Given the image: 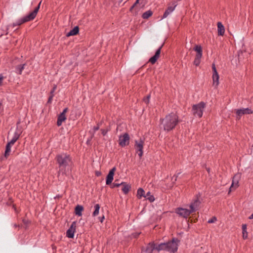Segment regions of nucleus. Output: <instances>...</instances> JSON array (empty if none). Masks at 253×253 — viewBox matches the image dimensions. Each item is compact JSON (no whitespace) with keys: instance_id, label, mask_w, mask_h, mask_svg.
<instances>
[{"instance_id":"nucleus-1","label":"nucleus","mask_w":253,"mask_h":253,"mask_svg":"<svg viewBox=\"0 0 253 253\" xmlns=\"http://www.w3.org/2000/svg\"><path fill=\"white\" fill-rule=\"evenodd\" d=\"M179 243L180 240L174 237H173L171 240L165 243H161L158 246L154 242H151L147 244L146 247H142L141 251V253H153L154 250H156L158 252L165 251L170 253H175L178 250Z\"/></svg>"},{"instance_id":"nucleus-2","label":"nucleus","mask_w":253,"mask_h":253,"mask_svg":"<svg viewBox=\"0 0 253 253\" xmlns=\"http://www.w3.org/2000/svg\"><path fill=\"white\" fill-rule=\"evenodd\" d=\"M160 121L164 129L169 132L174 129L180 121L178 119V116L172 112L166 115L165 118L161 119Z\"/></svg>"},{"instance_id":"nucleus-3","label":"nucleus","mask_w":253,"mask_h":253,"mask_svg":"<svg viewBox=\"0 0 253 253\" xmlns=\"http://www.w3.org/2000/svg\"><path fill=\"white\" fill-rule=\"evenodd\" d=\"M55 160L59 169L58 173L61 172L62 174H66V167L72 163L70 155L67 153L58 154L56 156Z\"/></svg>"},{"instance_id":"nucleus-4","label":"nucleus","mask_w":253,"mask_h":253,"mask_svg":"<svg viewBox=\"0 0 253 253\" xmlns=\"http://www.w3.org/2000/svg\"><path fill=\"white\" fill-rule=\"evenodd\" d=\"M42 1H41L38 5L35 8L33 11L30 12L28 15L24 17L19 19L16 22L13 23V27L20 26L21 25L27 22L32 21L35 19L40 8Z\"/></svg>"},{"instance_id":"nucleus-5","label":"nucleus","mask_w":253,"mask_h":253,"mask_svg":"<svg viewBox=\"0 0 253 253\" xmlns=\"http://www.w3.org/2000/svg\"><path fill=\"white\" fill-rule=\"evenodd\" d=\"M206 107V103L203 101L200 102L197 104L193 105L192 106V111L193 115L197 116L199 118H201L203 116V111Z\"/></svg>"},{"instance_id":"nucleus-6","label":"nucleus","mask_w":253,"mask_h":253,"mask_svg":"<svg viewBox=\"0 0 253 253\" xmlns=\"http://www.w3.org/2000/svg\"><path fill=\"white\" fill-rule=\"evenodd\" d=\"M144 143V140L141 139V138L138 141H135L134 148L135 149L136 152L138 153V155L140 159H141V157L143 154V149Z\"/></svg>"},{"instance_id":"nucleus-7","label":"nucleus","mask_w":253,"mask_h":253,"mask_svg":"<svg viewBox=\"0 0 253 253\" xmlns=\"http://www.w3.org/2000/svg\"><path fill=\"white\" fill-rule=\"evenodd\" d=\"M130 137L127 133L121 135L119 137V144L122 147L128 145L129 143Z\"/></svg>"},{"instance_id":"nucleus-8","label":"nucleus","mask_w":253,"mask_h":253,"mask_svg":"<svg viewBox=\"0 0 253 253\" xmlns=\"http://www.w3.org/2000/svg\"><path fill=\"white\" fill-rule=\"evenodd\" d=\"M175 212L180 216L185 218H187L190 214V211H189V210L180 207L177 208L175 210Z\"/></svg>"},{"instance_id":"nucleus-9","label":"nucleus","mask_w":253,"mask_h":253,"mask_svg":"<svg viewBox=\"0 0 253 253\" xmlns=\"http://www.w3.org/2000/svg\"><path fill=\"white\" fill-rule=\"evenodd\" d=\"M116 170V167H113L112 169H111L108 174L106 177V184L107 185H110L111 184L113 179L114 176L115 174V171Z\"/></svg>"},{"instance_id":"nucleus-10","label":"nucleus","mask_w":253,"mask_h":253,"mask_svg":"<svg viewBox=\"0 0 253 253\" xmlns=\"http://www.w3.org/2000/svg\"><path fill=\"white\" fill-rule=\"evenodd\" d=\"M212 81L213 84L216 83V85H218L219 84V75L216 69L215 65L214 63L212 64Z\"/></svg>"},{"instance_id":"nucleus-11","label":"nucleus","mask_w":253,"mask_h":253,"mask_svg":"<svg viewBox=\"0 0 253 253\" xmlns=\"http://www.w3.org/2000/svg\"><path fill=\"white\" fill-rule=\"evenodd\" d=\"M76 221H74L72 223L69 228L67 230L66 237L69 238H73L74 237V234L76 231Z\"/></svg>"},{"instance_id":"nucleus-12","label":"nucleus","mask_w":253,"mask_h":253,"mask_svg":"<svg viewBox=\"0 0 253 253\" xmlns=\"http://www.w3.org/2000/svg\"><path fill=\"white\" fill-rule=\"evenodd\" d=\"M164 43L159 47V48L156 51L155 54L152 56L149 59V62L152 64H154L160 57L161 49L164 45Z\"/></svg>"},{"instance_id":"nucleus-13","label":"nucleus","mask_w":253,"mask_h":253,"mask_svg":"<svg viewBox=\"0 0 253 253\" xmlns=\"http://www.w3.org/2000/svg\"><path fill=\"white\" fill-rule=\"evenodd\" d=\"M253 113V110L249 108H242L240 109H237L236 110V114L237 116L239 117V119L240 117L245 114H252Z\"/></svg>"},{"instance_id":"nucleus-14","label":"nucleus","mask_w":253,"mask_h":253,"mask_svg":"<svg viewBox=\"0 0 253 253\" xmlns=\"http://www.w3.org/2000/svg\"><path fill=\"white\" fill-rule=\"evenodd\" d=\"M239 178L237 175H235L232 179V183L229 188L228 194H230L231 191L233 190H235L238 186Z\"/></svg>"},{"instance_id":"nucleus-15","label":"nucleus","mask_w":253,"mask_h":253,"mask_svg":"<svg viewBox=\"0 0 253 253\" xmlns=\"http://www.w3.org/2000/svg\"><path fill=\"white\" fill-rule=\"evenodd\" d=\"M176 3V2L174 1L172 3V5H173V6H169L166 9L163 14L162 18H166L171 12H172L174 10L175 7L177 5Z\"/></svg>"},{"instance_id":"nucleus-16","label":"nucleus","mask_w":253,"mask_h":253,"mask_svg":"<svg viewBox=\"0 0 253 253\" xmlns=\"http://www.w3.org/2000/svg\"><path fill=\"white\" fill-rule=\"evenodd\" d=\"M145 191L143 190V188H139L137 190V198L138 199H141V198L143 197H144V198H146L147 196L149 195L150 194V192L149 191L147 193L146 195H145Z\"/></svg>"},{"instance_id":"nucleus-17","label":"nucleus","mask_w":253,"mask_h":253,"mask_svg":"<svg viewBox=\"0 0 253 253\" xmlns=\"http://www.w3.org/2000/svg\"><path fill=\"white\" fill-rule=\"evenodd\" d=\"M80 29L79 26H76L73 29L70 31L68 33H67L66 35L67 37H69L72 36H76L78 35L79 33Z\"/></svg>"},{"instance_id":"nucleus-18","label":"nucleus","mask_w":253,"mask_h":253,"mask_svg":"<svg viewBox=\"0 0 253 253\" xmlns=\"http://www.w3.org/2000/svg\"><path fill=\"white\" fill-rule=\"evenodd\" d=\"M193 50L196 52V54L195 56L202 57L203 49L201 45L196 44L193 48Z\"/></svg>"},{"instance_id":"nucleus-19","label":"nucleus","mask_w":253,"mask_h":253,"mask_svg":"<svg viewBox=\"0 0 253 253\" xmlns=\"http://www.w3.org/2000/svg\"><path fill=\"white\" fill-rule=\"evenodd\" d=\"M217 25L218 35L223 36L225 32V28L224 26L220 22H218Z\"/></svg>"},{"instance_id":"nucleus-20","label":"nucleus","mask_w":253,"mask_h":253,"mask_svg":"<svg viewBox=\"0 0 253 253\" xmlns=\"http://www.w3.org/2000/svg\"><path fill=\"white\" fill-rule=\"evenodd\" d=\"M14 143H11V141L8 142L5 146V150L4 154V157L7 159L8 157L10 155V152L11 151V145H13Z\"/></svg>"},{"instance_id":"nucleus-21","label":"nucleus","mask_w":253,"mask_h":253,"mask_svg":"<svg viewBox=\"0 0 253 253\" xmlns=\"http://www.w3.org/2000/svg\"><path fill=\"white\" fill-rule=\"evenodd\" d=\"M84 208L83 206L78 205L75 208L74 213L76 215L79 216H82V212L84 211Z\"/></svg>"},{"instance_id":"nucleus-22","label":"nucleus","mask_w":253,"mask_h":253,"mask_svg":"<svg viewBox=\"0 0 253 253\" xmlns=\"http://www.w3.org/2000/svg\"><path fill=\"white\" fill-rule=\"evenodd\" d=\"M67 119V118L66 117V115H63V114H60L58 116L57 118V126H60L62 125V124L63 122H65L66 120Z\"/></svg>"},{"instance_id":"nucleus-23","label":"nucleus","mask_w":253,"mask_h":253,"mask_svg":"<svg viewBox=\"0 0 253 253\" xmlns=\"http://www.w3.org/2000/svg\"><path fill=\"white\" fill-rule=\"evenodd\" d=\"M123 183L122 185L123 186L122 190L125 194H127L131 189V185L127 184L125 182H122Z\"/></svg>"},{"instance_id":"nucleus-24","label":"nucleus","mask_w":253,"mask_h":253,"mask_svg":"<svg viewBox=\"0 0 253 253\" xmlns=\"http://www.w3.org/2000/svg\"><path fill=\"white\" fill-rule=\"evenodd\" d=\"M26 65V63L23 64H19L15 67L16 72L19 75H21L22 71L24 69L25 66Z\"/></svg>"},{"instance_id":"nucleus-25","label":"nucleus","mask_w":253,"mask_h":253,"mask_svg":"<svg viewBox=\"0 0 253 253\" xmlns=\"http://www.w3.org/2000/svg\"><path fill=\"white\" fill-rule=\"evenodd\" d=\"M21 134V132L15 131L12 139L10 141H11V143H15L16 141L19 138Z\"/></svg>"},{"instance_id":"nucleus-26","label":"nucleus","mask_w":253,"mask_h":253,"mask_svg":"<svg viewBox=\"0 0 253 253\" xmlns=\"http://www.w3.org/2000/svg\"><path fill=\"white\" fill-rule=\"evenodd\" d=\"M153 14L152 11L149 10L144 12L142 15V17L144 19H147Z\"/></svg>"},{"instance_id":"nucleus-27","label":"nucleus","mask_w":253,"mask_h":253,"mask_svg":"<svg viewBox=\"0 0 253 253\" xmlns=\"http://www.w3.org/2000/svg\"><path fill=\"white\" fill-rule=\"evenodd\" d=\"M247 225L243 224L242 225V233H243V238L244 239H246L248 237V233L247 231Z\"/></svg>"},{"instance_id":"nucleus-28","label":"nucleus","mask_w":253,"mask_h":253,"mask_svg":"<svg viewBox=\"0 0 253 253\" xmlns=\"http://www.w3.org/2000/svg\"><path fill=\"white\" fill-rule=\"evenodd\" d=\"M100 208L99 204H97L94 205V211L92 213L93 216H96L98 214Z\"/></svg>"},{"instance_id":"nucleus-29","label":"nucleus","mask_w":253,"mask_h":253,"mask_svg":"<svg viewBox=\"0 0 253 253\" xmlns=\"http://www.w3.org/2000/svg\"><path fill=\"white\" fill-rule=\"evenodd\" d=\"M191 204H192L196 208H197L198 207H199L201 202L200 201L199 199V197L197 195V198L195 200H194L193 202H192Z\"/></svg>"},{"instance_id":"nucleus-30","label":"nucleus","mask_w":253,"mask_h":253,"mask_svg":"<svg viewBox=\"0 0 253 253\" xmlns=\"http://www.w3.org/2000/svg\"><path fill=\"white\" fill-rule=\"evenodd\" d=\"M201 58L202 57L195 56L194 61L193 62L194 65H195L196 66H198L200 64Z\"/></svg>"},{"instance_id":"nucleus-31","label":"nucleus","mask_w":253,"mask_h":253,"mask_svg":"<svg viewBox=\"0 0 253 253\" xmlns=\"http://www.w3.org/2000/svg\"><path fill=\"white\" fill-rule=\"evenodd\" d=\"M141 234V232H135V233H132L130 236H129V238L130 239H132V238H135V239H137L139 235Z\"/></svg>"},{"instance_id":"nucleus-32","label":"nucleus","mask_w":253,"mask_h":253,"mask_svg":"<svg viewBox=\"0 0 253 253\" xmlns=\"http://www.w3.org/2000/svg\"><path fill=\"white\" fill-rule=\"evenodd\" d=\"M122 184H123V183H119L114 182L113 183H111V184L110 185L111 188H114L115 187H119Z\"/></svg>"},{"instance_id":"nucleus-33","label":"nucleus","mask_w":253,"mask_h":253,"mask_svg":"<svg viewBox=\"0 0 253 253\" xmlns=\"http://www.w3.org/2000/svg\"><path fill=\"white\" fill-rule=\"evenodd\" d=\"M190 210H189V211H190V214L196 211L197 210V209L194 207L192 204L190 205Z\"/></svg>"},{"instance_id":"nucleus-34","label":"nucleus","mask_w":253,"mask_h":253,"mask_svg":"<svg viewBox=\"0 0 253 253\" xmlns=\"http://www.w3.org/2000/svg\"><path fill=\"white\" fill-rule=\"evenodd\" d=\"M22 222L26 226V228H27V226L31 223V221L25 218L23 219Z\"/></svg>"},{"instance_id":"nucleus-35","label":"nucleus","mask_w":253,"mask_h":253,"mask_svg":"<svg viewBox=\"0 0 253 253\" xmlns=\"http://www.w3.org/2000/svg\"><path fill=\"white\" fill-rule=\"evenodd\" d=\"M150 98V94L148 95L146 97H144L143 99V101L146 104H148L149 103V99Z\"/></svg>"},{"instance_id":"nucleus-36","label":"nucleus","mask_w":253,"mask_h":253,"mask_svg":"<svg viewBox=\"0 0 253 253\" xmlns=\"http://www.w3.org/2000/svg\"><path fill=\"white\" fill-rule=\"evenodd\" d=\"M147 197H148L147 199L150 202L152 203L154 201L155 198L153 195H151V194H150L149 195L147 196Z\"/></svg>"},{"instance_id":"nucleus-37","label":"nucleus","mask_w":253,"mask_h":253,"mask_svg":"<svg viewBox=\"0 0 253 253\" xmlns=\"http://www.w3.org/2000/svg\"><path fill=\"white\" fill-rule=\"evenodd\" d=\"M102 123L101 122L100 124ZM100 128V123H98L96 126H94L93 128V131L92 133H95L96 131L98 130Z\"/></svg>"},{"instance_id":"nucleus-38","label":"nucleus","mask_w":253,"mask_h":253,"mask_svg":"<svg viewBox=\"0 0 253 253\" xmlns=\"http://www.w3.org/2000/svg\"><path fill=\"white\" fill-rule=\"evenodd\" d=\"M109 130H110L109 128L101 129V133L103 136H105L106 135L107 133L108 132V131H109Z\"/></svg>"},{"instance_id":"nucleus-39","label":"nucleus","mask_w":253,"mask_h":253,"mask_svg":"<svg viewBox=\"0 0 253 253\" xmlns=\"http://www.w3.org/2000/svg\"><path fill=\"white\" fill-rule=\"evenodd\" d=\"M217 220V218L215 216L212 217L211 219H210L208 222L209 223H212Z\"/></svg>"},{"instance_id":"nucleus-40","label":"nucleus","mask_w":253,"mask_h":253,"mask_svg":"<svg viewBox=\"0 0 253 253\" xmlns=\"http://www.w3.org/2000/svg\"><path fill=\"white\" fill-rule=\"evenodd\" d=\"M56 88H57V85L54 84L52 88L51 89V90L50 91V94L54 95V92L55 90L56 89Z\"/></svg>"},{"instance_id":"nucleus-41","label":"nucleus","mask_w":253,"mask_h":253,"mask_svg":"<svg viewBox=\"0 0 253 253\" xmlns=\"http://www.w3.org/2000/svg\"><path fill=\"white\" fill-rule=\"evenodd\" d=\"M93 137H94V133H91V135L90 136V137L89 138H88V139L86 141V144L87 145H90V141Z\"/></svg>"},{"instance_id":"nucleus-42","label":"nucleus","mask_w":253,"mask_h":253,"mask_svg":"<svg viewBox=\"0 0 253 253\" xmlns=\"http://www.w3.org/2000/svg\"><path fill=\"white\" fill-rule=\"evenodd\" d=\"M54 95H51L50 94L49 95V96L48 98V100L47 101V104H50L52 102V99H53V97Z\"/></svg>"},{"instance_id":"nucleus-43","label":"nucleus","mask_w":253,"mask_h":253,"mask_svg":"<svg viewBox=\"0 0 253 253\" xmlns=\"http://www.w3.org/2000/svg\"><path fill=\"white\" fill-rule=\"evenodd\" d=\"M16 132H21V134L23 132V128L21 126H16Z\"/></svg>"},{"instance_id":"nucleus-44","label":"nucleus","mask_w":253,"mask_h":253,"mask_svg":"<svg viewBox=\"0 0 253 253\" xmlns=\"http://www.w3.org/2000/svg\"><path fill=\"white\" fill-rule=\"evenodd\" d=\"M177 178L175 177H173V176L171 178V181H172L171 184H172V186H173L174 185H175V182H176V180H177Z\"/></svg>"},{"instance_id":"nucleus-45","label":"nucleus","mask_w":253,"mask_h":253,"mask_svg":"<svg viewBox=\"0 0 253 253\" xmlns=\"http://www.w3.org/2000/svg\"><path fill=\"white\" fill-rule=\"evenodd\" d=\"M4 77H3L2 74H0V86L2 85V81L4 79Z\"/></svg>"},{"instance_id":"nucleus-46","label":"nucleus","mask_w":253,"mask_h":253,"mask_svg":"<svg viewBox=\"0 0 253 253\" xmlns=\"http://www.w3.org/2000/svg\"><path fill=\"white\" fill-rule=\"evenodd\" d=\"M68 108L67 107H66L64 109L62 112H61L60 114H63V115H66V113L68 112Z\"/></svg>"},{"instance_id":"nucleus-47","label":"nucleus","mask_w":253,"mask_h":253,"mask_svg":"<svg viewBox=\"0 0 253 253\" xmlns=\"http://www.w3.org/2000/svg\"><path fill=\"white\" fill-rule=\"evenodd\" d=\"M243 52L242 51H240L238 52V60L240 61V59L241 58V55L243 54Z\"/></svg>"},{"instance_id":"nucleus-48","label":"nucleus","mask_w":253,"mask_h":253,"mask_svg":"<svg viewBox=\"0 0 253 253\" xmlns=\"http://www.w3.org/2000/svg\"><path fill=\"white\" fill-rule=\"evenodd\" d=\"M95 174L96 176H99L101 175V172L100 171H95Z\"/></svg>"},{"instance_id":"nucleus-49","label":"nucleus","mask_w":253,"mask_h":253,"mask_svg":"<svg viewBox=\"0 0 253 253\" xmlns=\"http://www.w3.org/2000/svg\"><path fill=\"white\" fill-rule=\"evenodd\" d=\"M62 195H57L55 197H54V199H61L62 198Z\"/></svg>"},{"instance_id":"nucleus-50","label":"nucleus","mask_w":253,"mask_h":253,"mask_svg":"<svg viewBox=\"0 0 253 253\" xmlns=\"http://www.w3.org/2000/svg\"><path fill=\"white\" fill-rule=\"evenodd\" d=\"M13 203V201L11 198L9 199V201L7 202V205L8 206L11 205V203Z\"/></svg>"},{"instance_id":"nucleus-51","label":"nucleus","mask_w":253,"mask_h":253,"mask_svg":"<svg viewBox=\"0 0 253 253\" xmlns=\"http://www.w3.org/2000/svg\"><path fill=\"white\" fill-rule=\"evenodd\" d=\"M98 218H99V221H100L101 222H103V220H104V219L105 217H104V215H103V216H101V217H98Z\"/></svg>"},{"instance_id":"nucleus-52","label":"nucleus","mask_w":253,"mask_h":253,"mask_svg":"<svg viewBox=\"0 0 253 253\" xmlns=\"http://www.w3.org/2000/svg\"><path fill=\"white\" fill-rule=\"evenodd\" d=\"M140 0H136L135 2L133 3V6H136L137 4L139 3Z\"/></svg>"},{"instance_id":"nucleus-53","label":"nucleus","mask_w":253,"mask_h":253,"mask_svg":"<svg viewBox=\"0 0 253 253\" xmlns=\"http://www.w3.org/2000/svg\"><path fill=\"white\" fill-rule=\"evenodd\" d=\"M181 172H177L176 173V174H175L174 175H173V177H176L177 178L179 176V175L180 174Z\"/></svg>"},{"instance_id":"nucleus-54","label":"nucleus","mask_w":253,"mask_h":253,"mask_svg":"<svg viewBox=\"0 0 253 253\" xmlns=\"http://www.w3.org/2000/svg\"><path fill=\"white\" fill-rule=\"evenodd\" d=\"M134 7L135 6H133V5H132L129 8V11L132 12L133 9H134Z\"/></svg>"},{"instance_id":"nucleus-55","label":"nucleus","mask_w":253,"mask_h":253,"mask_svg":"<svg viewBox=\"0 0 253 253\" xmlns=\"http://www.w3.org/2000/svg\"><path fill=\"white\" fill-rule=\"evenodd\" d=\"M12 207L14 209V211L17 212V210H16V205L15 204H13L12 205Z\"/></svg>"},{"instance_id":"nucleus-56","label":"nucleus","mask_w":253,"mask_h":253,"mask_svg":"<svg viewBox=\"0 0 253 253\" xmlns=\"http://www.w3.org/2000/svg\"><path fill=\"white\" fill-rule=\"evenodd\" d=\"M20 123H21L20 120H19L16 123V126H19L20 124Z\"/></svg>"},{"instance_id":"nucleus-57","label":"nucleus","mask_w":253,"mask_h":253,"mask_svg":"<svg viewBox=\"0 0 253 253\" xmlns=\"http://www.w3.org/2000/svg\"><path fill=\"white\" fill-rule=\"evenodd\" d=\"M249 218L250 219H253V213H252L249 217Z\"/></svg>"},{"instance_id":"nucleus-58","label":"nucleus","mask_w":253,"mask_h":253,"mask_svg":"<svg viewBox=\"0 0 253 253\" xmlns=\"http://www.w3.org/2000/svg\"><path fill=\"white\" fill-rule=\"evenodd\" d=\"M14 227H15V228H16V227H20V225H17V224H15L14 225Z\"/></svg>"},{"instance_id":"nucleus-59","label":"nucleus","mask_w":253,"mask_h":253,"mask_svg":"<svg viewBox=\"0 0 253 253\" xmlns=\"http://www.w3.org/2000/svg\"><path fill=\"white\" fill-rule=\"evenodd\" d=\"M207 171L209 173L210 171V169L209 168H206Z\"/></svg>"},{"instance_id":"nucleus-60","label":"nucleus","mask_w":253,"mask_h":253,"mask_svg":"<svg viewBox=\"0 0 253 253\" xmlns=\"http://www.w3.org/2000/svg\"><path fill=\"white\" fill-rule=\"evenodd\" d=\"M119 181V180H118V179H116V180H115V182H116V181Z\"/></svg>"},{"instance_id":"nucleus-61","label":"nucleus","mask_w":253,"mask_h":253,"mask_svg":"<svg viewBox=\"0 0 253 253\" xmlns=\"http://www.w3.org/2000/svg\"><path fill=\"white\" fill-rule=\"evenodd\" d=\"M208 253L206 252V253Z\"/></svg>"}]
</instances>
